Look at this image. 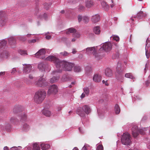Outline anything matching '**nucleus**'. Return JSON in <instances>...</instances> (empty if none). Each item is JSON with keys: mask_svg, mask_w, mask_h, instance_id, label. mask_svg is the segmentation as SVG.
<instances>
[{"mask_svg": "<svg viewBox=\"0 0 150 150\" xmlns=\"http://www.w3.org/2000/svg\"><path fill=\"white\" fill-rule=\"evenodd\" d=\"M46 59L54 63L56 68L58 69V72H61L62 70L71 71L72 67L74 66L73 63L65 60H60L59 59L53 56H49Z\"/></svg>", "mask_w": 150, "mask_h": 150, "instance_id": "f257e3e1", "label": "nucleus"}, {"mask_svg": "<svg viewBox=\"0 0 150 150\" xmlns=\"http://www.w3.org/2000/svg\"><path fill=\"white\" fill-rule=\"evenodd\" d=\"M147 130H148L149 131V133L150 134V127L147 128H144L141 129H139L137 125H134L132 127V134L134 137H136L138 135L139 133L142 135L146 134V131Z\"/></svg>", "mask_w": 150, "mask_h": 150, "instance_id": "f03ea898", "label": "nucleus"}, {"mask_svg": "<svg viewBox=\"0 0 150 150\" xmlns=\"http://www.w3.org/2000/svg\"><path fill=\"white\" fill-rule=\"evenodd\" d=\"M46 95V92L44 90L37 91L34 97V102L38 104L41 103L45 98Z\"/></svg>", "mask_w": 150, "mask_h": 150, "instance_id": "7ed1b4c3", "label": "nucleus"}, {"mask_svg": "<svg viewBox=\"0 0 150 150\" xmlns=\"http://www.w3.org/2000/svg\"><path fill=\"white\" fill-rule=\"evenodd\" d=\"M91 112V109L90 107L87 105H84L82 108H78L76 111L77 114L81 117L84 118L85 117V114H88Z\"/></svg>", "mask_w": 150, "mask_h": 150, "instance_id": "20e7f679", "label": "nucleus"}, {"mask_svg": "<svg viewBox=\"0 0 150 150\" xmlns=\"http://www.w3.org/2000/svg\"><path fill=\"white\" fill-rule=\"evenodd\" d=\"M23 108L21 105L17 106L14 107L13 111L14 113L19 112L20 115V119L21 120H25L27 118V115L24 112H21L22 111Z\"/></svg>", "mask_w": 150, "mask_h": 150, "instance_id": "39448f33", "label": "nucleus"}, {"mask_svg": "<svg viewBox=\"0 0 150 150\" xmlns=\"http://www.w3.org/2000/svg\"><path fill=\"white\" fill-rule=\"evenodd\" d=\"M131 137L129 133L128 132L124 133L123 134L121 142L122 144L125 145H129L131 143Z\"/></svg>", "mask_w": 150, "mask_h": 150, "instance_id": "423d86ee", "label": "nucleus"}, {"mask_svg": "<svg viewBox=\"0 0 150 150\" xmlns=\"http://www.w3.org/2000/svg\"><path fill=\"white\" fill-rule=\"evenodd\" d=\"M43 76V75L38 79V81H36L35 82V85L40 87L46 86L47 85V83L45 81V79L42 78Z\"/></svg>", "mask_w": 150, "mask_h": 150, "instance_id": "0eeeda50", "label": "nucleus"}, {"mask_svg": "<svg viewBox=\"0 0 150 150\" xmlns=\"http://www.w3.org/2000/svg\"><path fill=\"white\" fill-rule=\"evenodd\" d=\"M112 45L110 42H106L103 44L102 47L103 49L106 52L110 51L112 49Z\"/></svg>", "mask_w": 150, "mask_h": 150, "instance_id": "6e6552de", "label": "nucleus"}, {"mask_svg": "<svg viewBox=\"0 0 150 150\" xmlns=\"http://www.w3.org/2000/svg\"><path fill=\"white\" fill-rule=\"evenodd\" d=\"M45 52L44 49H41L35 54V56L36 58L44 59L45 58Z\"/></svg>", "mask_w": 150, "mask_h": 150, "instance_id": "1a4fd4ad", "label": "nucleus"}, {"mask_svg": "<svg viewBox=\"0 0 150 150\" xmlns=\"http://www.w3.org/2000/svg\"><path fill=\"white\" fill-rule=\"evenodd\" d=\"M58 91L57 86L53 84L51 86L48 91V94L50 95L52 93L55 94L57 93Z\"/></svg>", "mask_w": 150, "mask_h": 150, "instance_id": "9d476101", "label": "nucleus"}, {"mask_svg": "<svg viewBox=\"0 0 150 150\" xmlns=\"http://www.w3.org/2000/svg\"><path fill=\"white\" fill-rule=\"evenodd\" d=\"M97 51L95 47H89L86 49V53L88 54H93L96 56Z\"/></svg>", "mask_w": 150, "mask_h": 150, "instance_id": "9b49d317", "label": "nucleus"}, {"mask_svg": "<svg viewBox=\"0 0 150 150\" xmlns=\"http://www.w3.org/2000/svg\"><path fill=\"white\" fill-rule=\"evenodd\" d=\"M24 67L23 69V73L25 74H28L30 73L31 70L32 66L30 64H23Z\"/></svg>", "mask_w": 150, "mask_h": 150, "instance_id": "f8f14e48", "label": "nucleus"}, {"mask_svg": "<svg viewBox=\"0 0 150 150\" xmlns=\"http://www.w3.org/2000/svg\"><path fill=\"white\" fill-rule=\"evenodd\" d=\"M102 78V76L100 75L96 74L93 76V80L96 82H99L101 81Z\"/></svg>", "mask_w": 150, "mask_h": 150, "instance_id": "ddd939ff", "label": "nucleus"}, {"mask_svg": "<svg viewBox=\"0 0 150 150\" xmlns=\"http://www.w3.org/2000/svg\"><path fill=\"white\" fill-rule=\"evenodd\" d=\"M78 19L79 22H80L82 20L85 23H87L89 21V18L88 17L84 16L82 17L81 15L78 16Z\"/></svg>", "mask_w": 150, "mask_h": 150, "instance_id": "4468645a", "label": "nucleus"}, {"mask_svg": "<svg viewBox=\"0 0 150 150\" xmlns=\"http://www.w3.org/2000/svg\"><path fill=\"white\" fill-rule=\"evenodd\" d=\"M105 74L107 76L110 77L112 75V72L110 68H107L105 70Z\"/></svg>", "mask_w": 150, "mask_h": 150, "instance_id": "2eb2a0df", "label": "nucleus"}, {"mask_svg": "<svg viewBox=\"0 0 150 150\" xmlns=\"http://www.w3.org/2000/svg\"><path fill=\"white\" fill-rule=\"evenodd\" d=\"M100 18L98 14H96L92 16L91 21L93 23H96L98 22L100 20Z\"/></svg>", "mask_w": 150, "mask_h": 150, "instance_id": "dca6fc26", "label": "nucleus"}, {"mask_svg": "<svg viewBox=\"0 0 150 150\" xmlns=\"http://www.w3.org/2000/svg\"><path fill=\"white\" fill-rule=\"evenodd\" d=\"M123 69L121 67V63L118 62L117 67V71L118 74L121 75Z\"/></svg>", "mask_w": 150, "mask_h": 150, "instance_id": "f3484780", "label": "nucleus"}, {"mask_svg": "<svg viewBox=\"0 0 150 150\" xmlns=\"http://www.w3.org/2000/svg\"><path fill=\"white\" fill-rule=\"evenodd\" d=\"M146 16V14L143 13V11H140L137 13V16H134V18H136L137 17L138 18L140 19L143 17H145Z\"/></svg>", "mask_w": 150, "mask_h": 150, "instance_id": "a211bd4d", "label": "nucleus"}, {"mask_svg": "<svg viewBox=\"0 0 150 150\" xmlns=\"http://www.w3.org/2000/svg\"><path fill=\"white\" fill-rule=\"evenodd\" d=\"M40 147L42 149L45 150L49 149L50 147V146L48 144L43 143L40 144Z\"/></svg>", "mask_w": 150, "mask_h": 150, "instance_id": "6ab92c4d", "label": "nucleus"}, {"mask_svg": "<svg viewBox=\"0 0 150 150\" xmlns=\"http://www.w3.org/2000/svg\"><path fill=\"white\" fill-rule=\"evenodd\" d=\"M32 34H27L26 35L19 36L18 37V39L23 41H25L27 39L26 37H29Z\"/></svg>", "mask_w": 150, "mask_h": 150, "instance_id": "aec40b11", "label": "nucleus"}, {"mask_svg": "<svg viewBox=\"0 0 150 150\" xmlns=\"http://www.w3.org/2000/svg\"><path fill=\"white\" fill-rule=\"evenodd\" d=\"M45 65L43 63H40L38 65V67L40 70L42 71H44L45 70Z\"/></svg>", "mask_w": 150, "mask_h": 150, "instance_id": "412c9836", "label": "nucleus"}, {"mask_svg": "<svg viewBox=\"0 0 150 150\" xmlns=\"http://www.w3.org/2000/svg\"><path fill=\"white\" fill-rule=\"evenodd\" d=\"M76 32V30L73 28H70L67 29L66 31V33L67 34H69L70 33L74 34Z\"/></svg>", "mask_w": 150, "mask_h": 150, "instance_id": "4be33fe9", "label": "nucleus"}, {"mask_svg": "<svg viewBox=\"0 0 150 150\" xmlns=\"http://www.w3.org/2000/svg\"><path fill=\"white\" fill-rule=\"evenodd\" d=\"M22 129L23 132H26L30 129V127L27 124H25L23 125Z\"/></svg>", "mask_w": 150, "mask_h": 150, "instance_id": "5701e85b", "label": "nucleus"}, {"mask_svg": "<svg viewBox=\"0 0 150 150\" xmlns=\"http://www.w3.org/2000/svg\"><path fill=\"white\" fill-rule=\"evenodd\" d=\"M86 6L87 8H90L93 5V2L90 0H87L85 2Z\"/></svg>", "mask_w": 150, "mask_h": 150, "instance_id": "b1692460", "label": "nucleus"}, {"mask_svg": "<svg viewBox=\"0 0 150 150\" xmlns=\"http://www.w3.org/2000/svg\"><path fill=\"white\" fill-rule=\"evenodd\" d=\"M42 113L44 115L47 117H49L51 115V112L47 110H43L42 111Z\"/></svg>", "mask_w": 150, "mask_h": 150, "instance_id": "393cba45", "label": "nucleus"}, {"mask_svg": "<svg viewBox=\"0 0 150 150\" xmlns=\"http://www.w3.org/2000/svg\"><path fill=\"white\" fill-rule=\"evenodd\" d=\"M59 77L58 76L57 77L54 76L50 79V82L51 83H54L57 82L59 79Z\"/></svg>", "mask_w": 150, "mask_h": 150, "instance_id": "a878e982", "label": "nucleus"}, {"mask_svg": "<svg viewBox=\"0 0 150 150\" xmlns=\"http://www.w3.org/2000/svg\"><path fill=\"white\" fill-rule=\"evenodd\" d=\"M149 42V41L148 39H147L146 41V47H145V50H146V47L148 48L149 47V45L148 44V43ZM146 57L147 58H149V54L147 53V52L146 50Z\"/></svg>", "mask_w": 150, "mask_h": 150, "instance_id": "bb28decb", "label": "nucleus"}, {"mask_svg": "<svg viewBox=\"0 0 150 150\" xmlns=\"http://www.w3.org/2000/svg\"><path fill=\"white\" fill-rule=\"evenodd\" d=\"M93 31L95 34L97 35L99 34L100 32V28L98 26L95 27L93 29Z\"/></svg>", "mask_w": 150, "mask_h": 150, "instance_id": "cd10ccee", "label": "nucleus"}, {"mask_svg": "<svg viewBox=\"0 0 150 150\" xmlns=\"http://www.w3.org/2000/svg\"><path fill=\"white\" fill-rule=\"evenodd\" d=\"M8 41L10 45H12L15 44L16 41L14 38L13 37H10L8 38Z\"/></svg>", "mask_w": 150, "mask_h": 150, "instance_id": "c85d7f7f", "label": "nucleus"}, {"mask_svg": "<svg viewBox=\"0 0 150 150\" xmlns=\"http://www.w3.org/2000/svg\"><path fill=\"white\" fill-rule=\"evenodd\" d=\"M33 150H40V144L38 143H35L33 144Z\"/></svg>", "mask_w": 150, "mask_h": 150, "instance_id": "c756f323", "label": "nucleus"}, {"mask_svg": "<svg viewBox=\"0 0 150 150\" xmlns=\"http://www.w3.org/2000/svg\"><path fill=\"white\" fill-rule=\"evenodd\" d=\"M101 5L102 7L105 10H108L109 9V6L105 2L103 1L101 3Z\"/></svg>", "mask_w": 150, "mask_h": 150, "instance_id": "7c9ffc66", "label": "nucleus"}, {"mask_svg": "<svg viewBox=\"0 0 150 150\" xmlns=\"http://www.w3.org/2000/svg\"><path fill=\"white\" fill-rule=\"evenodd\" d=\"M74 70L75 72H78L81 71L82 69L80 66L76 65L74 67Z\"/></svg>", "mask_w": 150, "mask_h": 150, "instance_id": "2f4dec72", "label": "nucleus"}, {"mask_svg": "<svg viewBox=\"0 0 150 150\" xmlns=\"http://www.w3.org/2000/svg\"><path fill=\"white\" fill-rule=\"evenodd\" d=\"M69 53L67 52L66 51H64L63 52H62L60 53V55L63 57H65L68 56Z\"/></svg>", "mask_w": 150, "mask_h": 150, "instance_id": "473e14b6", "label": "nucleus"}, {"mask_svg": "<svg viewBox=\"0 0 150 150\" xmlns=\"http://www.w3.org/2000/svg\"><path fill=\"white\" fill-rule=\"evenodd\" d=\"M83 93H84L87 96H88L90 93V90L89 88L87 87H85L83 88Z\"/></svg>", "mask_w": 150, "mask_h": 150, "instance_id": "72a5a7b5", "label": "nucleus"}, {"mask_svg": "<svg viewBox=\"0 0 150 150\" xmlns=\"http://www.w3.org/2000/svg\"><path fill=\"white\" fill-rule=\"evenodd\" d=\"M125 76L127 78L131 79H134L135 78L131 73H126L125 75Z\"/></svg>", "mask_w": 150, "mask_h": 150, "instance_id": "f704fd0d", "label": "nucleus"}, {"mask_svg": "<svg viewBox=\"0 0 150 150\" xmlns=\"http://www.w3.org/2000/svg\"><path fill=\"white\" fill-rule=\"evenodd\" d=\"M110 38L111 40H115L116 41H118L120 39L119 37L116 35H112L110 37Z\"/></svg>", "mask_w": 150, "mask_h": 150, "instance_id": "c9c22d12", "label": "nucleus"}, {"mask_svg": "<svg viewBox=\"0 0 150 150\" xmlns=\"http://www.w3.org/2000/svg\"><path fill=\"white\" fill-rule=\"evenodd\" d=\"M115 110L116 114H118L120 112V109L119 105L116 104L115 106Z\"/></svg>", "mask_w": 150, "mask_h": 150, "instance_id": "e433bc0d", "label": "nucleus"}, {"mask_svg": "<svg viewBox=\"0 0 150 150\" xmlns=\"http://www.w3.org/2000/svg\"><path fill=\"white\" fill-rule=\"evenodd\" d=\"M80 34L79 32H76L72 34V36L76 38H80Z\"/></svg>", "mask_w": 150, "mask_h": 150, "instance_id": "4c0bfd02", "label": "nucleus"}, {"mask_svg": "<svg viewBox=\"0 0 150 150\" xmlns=\"http://www.w3.org/2000/svg\"><path fill=\"white\" fill-rule=\"evenodd\" d=\"M11 127L10 125L7 124L5 126V129L8 132H10L11 131Z\"/></svg>", "mask_w": 150, "mask_h": 150, "instance_id": "58836bf2", "label": "nucleus"}, {"mask_svg": "<svg viewBox=\"0 0 150 150\" xmlns=\"http://www.w3.org/2000/svg\"><path fill=\"white\" fill-rule=\"evenodd\" d=\"M19 53L21 55H25L27 54L26 52L25 51H24L22 50H20L19 51Z\"/></svg>", "mask_w": 150, "mask_h": 150, "instance_id": "ea45409f", "label": "nucleus"}, {"mask_svg": "<svg viewBox=\"0 0 150 150\" xmlns=\"http://www.w3.org/2000/svg\"><path fill=\"white\" fill-rule=\"evenodd\" d=\"M51 5V4L50 3L48 4L47 3H45L44 4V6L45 8L46 9V10H47L50 7Z\"/></svg>", "mask_w": 150, "mask_h": 150, "instance_id": "a19ab883", "label": "nucleus"}, {"mask_svg": "<svg viewBox=\"0 0 150 150\" xmlns=\"http://www.w3.org/2000/svg\"><path fill=\"white\" fill-rule=\"evenodd\" d=\"M21 148V147L20 146H18V147L13 146L11 148V150H19Z\"/></svg>", "mask_w": 150, "mask_h": 150, "instance_id": "79ce46f5", "label": "nucleus"}, {"mask_svg": "<svg viewBox=\"0 0 150 150\" xmlns=\"http://www.w3.org/2000/svg\"><path fill=\"white\" fill-rule=\"evenodd\" d=\"M6 44V42L5 40H3L0 42V47L5 46Z\"/></svg>", "mask_w": 150, "mask_h": 150, "instance_id": "37998d69", "label": "nucleus"}, {"mask_svg": "<svg viewBox=\"0 0 150 150\" xmlns=\"http://www.w3.org/2000/svg\"><path fill=\"white\" fill-rule=\"evenodd\" d=\"M97 150H103V147L102 145L99 144L97 146Z\"/></svg>", "mask_w": 150, "mask_h": 150, "instance_id": "c03bdc74", "label": "nucleus"}, {"mask_svg": "<svg viewBox=\"0 0 150 150\" xmlns=\"http://www.w3.org/2000/svg\"><path fill=\"white\" fill-rule=\"evenodd\" d=\"M17 72L16 69V68H13L11 70V73L12 74H14L16 72Z\"/></svg>", "mask_w": 150, "mask_h": 150, "instance_id": "a18cd8bd", "label": "nucleus"}, {"mask_svg": "<svg viewBox=\"0 0 150 150\" xmlns=\"http://www.w3.org/2000/svg\"><path fill=\"white\" fill-rule=\"evenodd\" d=\"M36 40L34 39L31 40H30L28 41V42L29 43H34L36 42Z\"/></svg>", "mask_w": 150, "mask_h": 150, "instance_id": "49530a36", "label": "nucleus"}, {"mask_svg": "<svg viewBox=\"0 0 150 150\" xmlns=\"http://www.w3.org/2000/svg\"><path fill=\"white\" fill-rule=\"evenodd\" d=\"M102 83L103 84H105L106 86H108L109 85V83L108 82V80L105 81L104 80H103L102 81Z\"/></svg>", "mask_w": 150, "mask_h": 150, "instance_id": "de8ad7c7", "label": "nucleus"}, {"mask_svg": "<svg viewBox=\"0 0 150 150\" xmlns=\"http://www.w3.org/2000/svg\"><path fill=\"white\" fill-rule=\"evenodd\" d=\"M16 119L14 117H11L10 119V121L12 122H15L16 121Z\"/></svg>", "mask_w": 150, "mask_h": 150, "instance_id": "09e8293b", "label": "nucleus"}, {"mask_svg": "<svg viewBox=\"0 0 150 150\" xmlns=\"http://www.w3.org/2000/svg\"><path fill=\"white\" fill-rule=\"evenodd\" d=\"M79 130L81 133H83L84 132V131L82 127H79Z\"/></svg>", "mask_w": 150, "mask_h": 150, "instance_id": "8fccbe9b", "label": "nucleus"}, {"mask_svg": "<svg viewBox=\"0 0 150 150\" xmlns=\"http://www.w3.org/2000/svg\"><path fill=\"white\" fill-rule=\"evenodd\" d=\"M86 95V94L84 93H83L81 96L80 97L82 99L83 98L85 97Z\"/></svg>", "mask_w": 150, "mask_h": 150, "instance_id": "3c124183", "label": "nucleus"}, {"mask_svg": "<svg viewBox=\"0 0 150 150\" xmlns=\"http://www.w3.org/2000/svg\"><path fill=\"white\" fill-rule=\"evenodd\" d=\"M62 108V107L61 106H58L57 107V110L58 111H60Z\"/></svg>", "mask_w": 150, "mask_h": 150, "instance_id": "603ef678", "label": "nucleus"}, {"mask_svg": "<svg viewBox=\"0 0 150 150\" xmlns=\"http://www.w3.org/2000/svg\"><path fill=\"white\" fill-rule=\"evenodd\" d=\"M51 36L50 35H46L45 38L47 40H50L51 39Z\"/></svg>", "mask_w": 150, "mask_h": 150, "instance_id": "864d4df0", "label": "nucleus"}, {"mask_svg": "<svg viewBox=\"0 0 150 150\" xmlns=\"http://www.w3.org/2000/svg\"><path fill=\"white\" fill-rule=\"evenodd\" d=\"M111 3H112V4H110V7L111 8H112L113 7H114L115 6L114 5V4H113V0H111Z\"/></svg>", "mask_w": 150, "mask_h": 150, "instance_id": "5fc2aeb1", "label": "nucleus"}, {"mask_svg": "<svg viewBox=\"0 0 150 150\" xmlns=\"http://www.w3.org/2000/svg\"><path fill=\"white\" fill-rule=\"evenodd\" d=\"M76 52V50L74 49H72V53L73 54H75Z\"/></svg>", "mask_w": 150, "mask_h": 150, "instance_id": "6e6d98bb", "label": "nucleus"}, {"mask_svg": "<svg viewBox=\"0 0 150 150\" xmlns=\"http://www.w3.org/2000/svg\"><path fill=\"white\" fill-rule=\"evenodd\" d=\"M75 84L74 82H72L71 85H70L69 86L70 88H71L72 87L73 85H74Z\"/></svg>", "mask_w": 150, "mask_h": 150, "instance_id": "4d7b16f0", "label": "nucleus"}, {"mask_svg": "<svg viewBox=\"0 0 150 150\" xmlns=\"http://www.w3.org/2000/svg\"><path fill=\"white\" fill-rule=\"evenodd\" d=\"M81 150H88L85 146H84L82 148Z\"/></svg>", "mask_w": 150, "mask_h": 150, "instance_id": "13d9d810", "label": "nucleus"}, {"mask_svg": "<svg viewBox=\"0 0 150 150\" xmlns=\"http://www.w3.org/2000/svg\"><path fill=\"white\" fill-rule=\"evenodd\" d=\"M5 74V72H0V76H3Z\"/></svg>", "mask_w": 150, "mask_h": 150, "instance_id": "bf43d9fd", "label": "nucleus"}, {"mask_svg": "<svg viewBox=\"0 0 150 150\" xmlns=\"http://www.w3.org/2000/svg\"><path fill=\"white\" fill-rule=\"evenodd\" d=\"M4 150H9L7 146H5L4 147Z\"/></svg>", "mask_w": 150, "mask_h": 150, "instance_id": "052dcab7", "label": "nucleus"}, {"mask_svg": "<svg viewBox=\"0 0 150 150\" xmlns=\"http://www.w3.org/2000/svg\"><path fill=\"white\" fill-rule=\"evenodd\" d=\"M29 78L31 79H33V77L31 75H30L29 76Z\"/></svg>", "mask_w": 150, "mask_h": 150, "instance_id": "680f3d73", "label": "nucleus"}, {"mask_svg": "<svg viewBox=\"0 0 150 150\" xmlns=\"http://www.w3.org/2000/svg\"><path fill=\"white\" fill-rule=\"evenodd\" d=\"M150 83L149 81L148 80L146 82V84L147 86H148Z\"/></svg>", "mask_w": 150, "mask_h": 150, "instance_id": "e2e57ef3", "label": "nucleus"}, {"mask_svg": "<svg viewBox=\"0 0 150 150\" xmlns=\"http://www.w3.org/2000/svg\"><path fill=\"white\" fill-rule=\"evenodd\" d=\"M80 8L81 10H83V9L84 8V7L83 6H80Z\"/></svg>", "mask_w": 150, "mask_h": 150, "instance_id": "0e129e2a", "label": "nucleus"}, {"mask_svg": "<svg viewBox=\"0 0 150 150\" xmlns=\"http://www.w3.org/2000/svg\"><path fill=\"white\" fill-rule=\"evenodd\" d=\"M72 150H79V149L77 147H75Z\"/></svg>", "mask_w": 150, "mask_h": 150, "instance_id": "69168bd1", "label": "nucleus"}, {"mask_svg": "<svg viewBox=\"0 0 150 150\" xmlns=\"http://www.w3.org/2000/svg\"><path fill=\"white\" fill-rule=\"evenodd\" d=\"M75 40H76V39L74 38H72L71 39V41L72 42H74L75 41Z\"/></svg>", "mask_w": 150, "mask_h": 150, "instance_id": "338daca9", "label": "nucleus"}, {"mask_svg": "<svg viewBox=\"0 0 150 150\" xmlns=\"http://www.w3.org/2000/svg\"><path fill=\"white\" fill-rule=\"evenodd\" d=\"M47 16V14H44V18L45 19L46 18V16Z\"/></svg>", "mask_w": 150, "mask_h": 150, "instance_id": "774afa93", "label": "nucleus"}]
</instances>
